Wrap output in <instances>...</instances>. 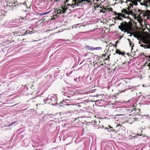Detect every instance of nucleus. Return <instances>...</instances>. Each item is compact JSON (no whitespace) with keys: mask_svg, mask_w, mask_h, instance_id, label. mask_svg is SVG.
I'll return each instance as SVG.
<instances>
[{"mask_svg":"<svg viewBox=\"0 0 150 150\" xmlns=\"http://www.w3.org/2000/svg\"><path fill=\"white\" fill-rule=\"evenodd\" d=\"M104 57H105V54H103L102 55Z\"/></svg>","mask_w":150,"mask_h":150,"instance_id":"22","label":"nucleus"},{"mask_svg":"<svg viewBox=\"0 0 150 150\" xmlns=\"http://www.w3.org/2000/svg\"><path fill=\"white\" fill-rule=\"evenodd\" d=\"M127 40L129 41V42H131L129 39H127Z\"/></svg>","mask_w":150,"mask_h":150,"instance_id":"19","label":"nucleus"},{"mask_svg":"<svg viewBox=\"0 0 150 150\" xmlns=\"http://www.w3.org/2000/svg\"><path fill=\"white\" fill-rule=\"evenodd\" d=\"M118 28L122 31L124 32L125 33H127V34H130L129 36H131L132 34L129 32L128 30H132L131 27L129 25L128 23L126 22H123L120 23V25L118 26Z\"/></svg>","mask_w":150,"mask_h":150,"instance_id":"1","label":"nucleus"},{"mask_svg":"<svg viewBox=\"0 0 150 150\" xmlns=\"http://www.w3.org/2000/svg\"><path fill=\"white\" fill-rule=\"evenodd\" d=\"M115 15H118V19L117 20H122V19L121 17H122L125 18L124 15L122 14L121 13H116L115 12Z\"/></svg>","mask_w":150,"mask_h":150,"instance_id":"6","label":"nucleus"},{"mask_svg":"<svg viewBox=\"0 0 150 150\" xmlns=\"http://www.w3.org/2000/svg\"><path fill=\"white\" fill-rule=\"evenodd\" d=\"M68 5L71 6L70 4H69Z\"/></svg>","mask_w":150,"mask_h":150,"instance_id":"29","label":"nucleus"},{"mask_svg":"<svg viewBox=\"0 0 150 150\" xmlns=\"http://www.w3.org/2000/svg\"><path fill=\"white\" fill-rule=\"evenodd\" d=\"M33 33V31H30L29 32V33L30 34H32Z\"/></svg>","mask_w":150,"mask_h":150,"instance_id":"20","label":"nucleus"},{"mask_svg":"<svg viewBox=\"0 0 150 150\" xmlns=\"http://www.w3.org/2000/svg\"><path fill=\"white\" fill-rule=\"evenodd\" d=\"M132 46V50L133 49V46H134V45H133V46Z\"/></svg>","mask_w":150,"mask_h":150,"instance_id":"23","label":"nucleus"},{"mask_svg":"<svg viewBox=\"0 0 150 150\" xmlns=\"http://www.w3.org/2000/svg\"><path fill=\"white\" fill-rule=\"evenodd\" d=\"M118 115V116H120V115Z\"/></svg>","mask_w":150,"mask_h":150,"instance_id":"27","label":"nucleus"},{"mask_svg":"<svg viewBox=\"0 0 150 150\" xmlns=\"http://www.w3.org/2000/svg\"><path fill=\"white\" fill-rule=\"evenodd\" d=\"M61 8L62 9H59L57 11V13L60 14L62 13H64L66 12L67 10V8L63 7H62Z\"/></svg>","mask_w":150,"mask_h":150,"instance_id":"5","label":"nucleus"},{"mask_svg":"<svg viewBox=\"0 0 150 150\" xmlns=\"http://www.w3.org/2000/svg\"><path fill=\"white\" fill-rule=\"evenodd\" d=\"M86 48L88 50H93L92 49V48H93V47H91L89 46H86Z\"/></svg>","mask_w":150,"mask_h":150,"instance_id":"10","label":"nucleus"},{"mask_svg":"<svg viewBox=\"0 0 150 150\" xmlns=\"http://www.w3.org/2000/svg\"><path fill=\"white\" fill-rule=\"evenodd\" d=\"M102 48L101 47H93V48H92L93 50H100Z\"/></svg>","mask_w":150,"mask_h":150,"instance_id":"9","label":"nucleus"},{"mask_svg":"<svg viewBox=\"0 0 150 150\" xmlns=\"http://www.w3.org/2000/svg\"><path fill=\"white\" fill-rule=\"evenodd\" d=\"M15 122H13L11 124L9 125H7V126H6V127H10V126H11V125H13V124H14V123H15Z\"/></svg>","mask_w":150,"mask_h":150,"instance_id":"13","label":"nucleus"},{"mask_svg":"<svg viewBox=\"0 0 150 150\" xmlns=\"http://www.w3.org/2000/svg\"><path fill=\"white\" fill-rule=\"evenodd\" d=\"M113 19L115 20H117L118 19V15L117 16H115V17L113 18Z\"/></svg>","mask_w":150,"mask_h":150,"instance_id":"14","label":"nucleus"},{"mask_svg":"<svg viewBox=\"0 0 150 150\" xmlns=\"http://www.w3.org/2000/svg\"><path fill=\"white\" fill-rule=\"evenodd\" d=\"M66 100H69L68 99H65Z\"/></svg>","mask_w":150,"mask_h":150,"instance_id":"25","label":"nucleus"},{"mask_svg":"<svg viewBox=\"0 0 150 150\" xmlns=\"http://www.w3.org/2000/svg\"><path fill=\"white\" fill-rule=\"evenodd\" d=\"M116 53L117 54H122L119 50H117Z\"/></svg>","mask_w":150,"mask_h":150,"instance_id":"11","label":"nucleus"},{"mask_svg":"<svg viewBox=\"0 0 150 150\" xmlns=\"http://www.w3.org/2000/svg\"><path fill=\"white\" fill-rule=\"evenodd\" d=\"M68 0H67V1H68Z\"/></svg>","mask_w":150,"mask_h":150,"instance_id":"30","label":"nucleus"},{"mask_svg":"<svg viewBox=\"0 0 150 150\" xmlns=\"http://www.w3.org/2000/svg\"><path fill=\"white\" fill-rule=\"evenodd\" d=\"M120 126V125H118L117 126V127Z\"/></svg>","mask_w":150,"mask_h":150,"instance_id":"21","label":"nucleus"},{"mask_svg":"<svg viewBox=\"0 0 150 150\" xmlns=\"http://www.w3.org/2000/svg\"><path fill=\"white\" fill-rule=\"evenodd\" d=\"M130 2L131 3H129V6L128 5L127 6V10H128V11L129 13H130L132 9L131 8H133V5L134 4L135 5H137V2H135L134 1L132 0H127L125 3H127V1Z\"/></svg>","mask_w":150,"mask_h":150,"instance_id":"2","label":"nucleus"},{"mask_svg":"<svg viewBox=\"0 0 150 150\" xmlns=\"http://www.w3.org/2000/svg\"><path fill=\"white\" fill-rule=\"evenodd\" d=\"M116 1H117V3H120V1H119V0H115Z\"/></svg>","mask_w":150,"mask_h":150,"instance_id":"16","label":"nucleus"},{"mask_svg":"<svg viewBox=\"0 0 150 150\" xmlns=\"http://www.w3.org/2000/svg\"><path fill=\"white\" fill-rule=\"evenodd\" d=\"M142 41H139V44H140V46L141 47H144L145 48H148V45H146L143 43H141Z\"/></svg>","mask_w":150,"mask_h":150,"instance_id":"7","label":"nucleus"},{"mask_svg":"<svg viewBox=\"0 0 150 150\" xmlns=\"http://www.w3.org/2000/svg\"><path fill=\"white\" fill-rule=\"evenodd\" d=\"M137 39L139 40L142 41V43L147 45L150 44V40L147 39H145L142 38L141 36L139 35Z\"/></svg>","mask_w":150,"mask_h":150,"instance_id":"3","label":"nucleus"},{"mask_svg":"<svg viewBox=\"0 0 150 150\" xmlns=\"http://www.w3.org/2000/svg\"><path fill=\"white\" fill-rule=\"evenodd\" d=\"M132 35H133L134 36V37L136 38H137V37L138 36V35H135L134 34H132Z\"/></svg>","mask_w":150,"mask_h":150,"instance_id":"12","label":"nucleus"},{"mask_svg":"<svg viewBox=\"0 0 150 150\" xmlns=\"http://www.w3.org/2000/svg\"><path fill=\"white\" fill-rule=\"evenodd\" d=\"M129 45L131 47H132V45H133V44L131 42H129Z\"/></svg>","mask_w":150,"mask_h":150,"instance_id":"15","label":"nucleus"},{"mask_svg":"<svg viewBox=\"0 0 150 150\" xmlns=\"http://www.w3.org/2000/svg\"><path fill=\"white\" fill-rule=\"evenodd\" d=\"M112 9L111 8H110L109 9V11H112Z\"/></svg>","mask_w":150,"mask_h":150,"instance_id":"18","label":"nucleus"},{"mask_svg":"<svg viewBox=\"0 0 150 150\" xmlns=\"http://www.w3.org/2000/svg\"><path fill=\"white\" fill-rule=\"evenodd\" d=\"M74 4L78 6L81 3H82L83 1H87L88 3H89L90 2V0H73Z\"/></svg>","mask_w":150,"mask_h":150,"instance_id":"4","label":"nucleus"},{"mask_svg":"<svg viewBox=\"0 0 150 150\" xmlns=\"http://www.w3.org/2000/svg\"><path fill=\"white\" fill-rule=\"evenodd\" d=\"M49 13V12H46V13H44L43 14V15H45L46 14H47V13Z\"/></svg>","mask_w":150,"mask_h":150,"instance_id":"17","label":"nucleus"},{"mask_svg":"<svg viewBox=\"0 0 150 150\" xmlns=\"http://www.w3.org/2000/svg\"><path fill=\"white\" fill-rule=\"evenodd\" d=\"M124 2V1H122V2H121V3L122 4V3L123 2Z\"/></svg>","mask_w":150,"mask_h":150,"instance_id":"24","label":"nucleus"},{"mask_svg":"<svg viewBox=\"0 0 150 150\" xmlns=\"http://www.w3.org/2000/svg\"><path fill=\"white\" fill-rule=\"evenodd\" d=\"M21 19H23V18H21Z\"/></svg>","mask_w":150,"mask_h":150,"instance_id":"28","label":"nucleus"},{"mask_svg":"<svg viewBox=\"0 0 150 150\" xmlns=\"http://www.w3.org/2000/svg\"><path fill=\"white\" fill-rule=\"evenodd\" d=\"M67 97H68V98H69V97H69V96H67Z\"/></svg>","mask_w":150,"mask_h":150,"instance_id":"26","label":"nucleus"},{"mask_svg":"<svg viewBox=\"0 0 150 150\" xmlns=\"http://www.w3.org/2000/svg\"><path fill=\"white\" fill-rule=\"evenodd\" d=\"M122 12L126 14H128L129 13L128 11L126 9H123Z\"/></svg>","mask_w":150,"mask_h":150,"instance_id":"8","label":"nucleus"}]
</instances>
